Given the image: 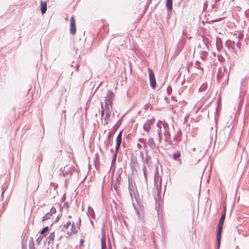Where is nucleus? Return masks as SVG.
Returning <instances> with one entry per match:
<instances>
[{
	"mask_svg": "<svg viewBox=\"0 0 249 249\" xmlns=\"http://www.w3.org/2000/svg\"><path fill=\"white\" fill-rule=\"evenodd\" d=\"M157 131L159 136V139L160 141L162 138V132H163L165 140L167 142H170L171 135L169 132V125L165 121L159 120L156 125Z\"/></svg>",
	"mask_w": 249,
	"mask_h": 249,
	"instance_id": "obj_1",
	"label": "nucleus"
},
{
	"mask_svg": "<svg viewBox=\"0 0 249 249\" xmlns=\"http://www.w3.org/2000/svg\"><path fill=\"white\" fill-rule=\"evenodd\" d=\"M161 178L160 176V174L158 170V167L157 166L155 170V175H154V185L156 187L158 193H159V191L161 190Z\"/></svg>",
	"mask_w": 249,
	"mask_h": 249,
	"instance_id": "obj_2",
	"label": "nucleus"
},
{
	"mask_svg": "<svg viewBox=\"0 0 249 249\" xmlns=\"http://www.w3.org/2000/svg\"><path fill=\"white\" fill-rule=\"evenodd\" d=\"M225 218V214H224L221 216L218 223V230L217 232V244L218 248L220 247V245L221 233Z\"/></svg>",
	"mask_w": 249,
	"mask_h": 249,
	"instance_id": "obj_3",
	"label": "nucleus"
},
{
	"mask_svg": "<svg viewBox=\"0 0 249 249\" xmlns=\"http://www.w3.org/2000/svg\"><path fill=\"white\" fill-rule=\"evenodd\" d=\"M123 134V131H121L119 134L118 135L117 138H116V145L115 147V153L113 156V159H112V162H114L116 160V157H117V153L118 152V151L119 150L120 145L122 143V136Z\"/></svg>",
	"mask_w": 249,
	"mask_h": 249,
	"instance_id": "obj_4",
	"label": "nucleus"
},
{
	"mask_svg": "<svg viewBox=\"0 0 249 249\" xmlns=\"http://www.w3.org/2000/svg\"><path fill=\"white\" fill-rule=\"evenodd\" d=\"M148 71L150 85V86L152 88V89H154L156 87V81L155 79V74L151 69H149Z\"/></svg>",
	"mask_w": 249,
	"mask_h": 249,
	"instance_id": "obj_5",
	"label": "nucleus"
},
{
	"mask_svg": "<svg viewBox=\"0 0 249 249\" xmlns=\"http://www.w3.org/2000/svg\"><path fill=\"white\" fill-rule=\"evenodd\" d=\"M76 31V29L74 18L72 16L70 19V33L73 35L75 34Z\"/></svg>",
	"mask_w": 249,
	"mask_h": 249,
	"instance_id": "obj_6",
	"label": "nucleus"
},
{
	"mask_svg": "<svg viewBox=\"0 0 249 249\" xmlns=\"http://www.w3.org/2000/svg\"><path fill=\"white\" fill-rule=\"evenodd\" d=\"M154 121L155 119L154 118L150 120H148L146 123H145L143 125V129L146 132H149L151 129L152 124L154 123Z\"/></svg>",
	"mask_w": 249,
	"mask_h": 249,
	"instance_id": "obj_7",
	"label": "nucleus"
},
{
	"mask_svg": "<svg viewBox=\"0 0 249 249\" xmlns=\"http://www.w3.org/2000/svg\"><path fill=\"white\" fill-rule=\"evenodd\" d=\"M231 132V128L229 126L226 127L223 130L220 131V135L222 137H224V139L226 140L230 136Z\"/></svg>",
	"mask_w": 249,
	"mask_h": 249,
	"instance_id": "obj_8",
	"label": "nucleus"
},
{
	"mask_svg": "<svg viewBox=\"0 0 249 249\" xmlns=\"http://www.w3.org/2000/svg\"><path fill=\"white\" fill-rule=\"evenodd\" d=\"M71 231L67 232V234L70 236L72 233L75 234L78 232V230L79 228H77L78 223H75V222H73L71 223Z\"/></svg>",
	"mask_w": 249,
	"mask_h": 249,
	"instance_id": "obj_9",
	"label": "nucleus"
},
{
	"mask_svg": "<svg viewBox=\"0 0 249 249\" xmlns=\"http://www.w3.org/2000/svg\"><path fill=\"white\" fill-rule=\"evenodd\" d=\"M40 9L42 14L46 13L47 9V1H40Z\"/></svg>",
	"mask_w": 249,
	"mask_h": 249,
	"instance_id": "obj_10",
	"label": "nucleus"
},
{
	"mask_svg": "<svg viewBox=\"0 0 249 249\" xmlns=\"http://www.w3.org/2000/svg\"><path fill=\"white\" fill-rule=\"evenodd\" d=\"M147 144L152 149H154L156 148V143L152 138H149L147 142Z\"/></svg>",
	"mask_w": 249,
	"mask_h": 249,
	"instance_id": "obj_11",
	"label": "nucleus"
},
{
	"mask_svg": "<svg viewBox=\"0 0 249 249\" xmlns=\"http://www.w3.org/2000/svg\"><path fill=\"white\" fill-rule=\"evenodd\" d=\"M166 6L168 12H171L172 10V0H166Z\"/></svg>",
	"mask_w": 249,
	"mask_h": 249,
	"instance_id": "obj_12",
	"label": "nucleus"
},
{
	"mask_svg": "<svg viewBox=\"0 0 249 249\" xmlns=\"http://www.w3.org/2000/svg\"><path fill=\"white\" fill-rule=\"evenodd\" d=\"M180 156H181L180 152L178 151H176L173 155V159L177 161L179 160V158L180 157Z\"/></svg>",
	"mask_w": 249,
	"mask_h": 249,
	"instance_id": "obj_13",
	"label": "nucleus"
},
{
	"mask_svg": "<svg viewBox=\"0 0 249 249\" xmlns=\"http://www.w3.org/2000/svg\"><path fill=\"white\" fill-rule=\"evenodd\" d=\"M54 237H55V236H54V232H52L49 236L48 237V243L50 244L51 243V242H53L54 239Z\"/></svg>",
	"mask_w": 249,
	"mask_h": 249,
	"instance_id": "obj_14",
	"label": "nucleus"
},
{
	"mask_svg": "<svg viewBox=\"0 0 249 249\" xmlns=\"http://www.w3.org/2000/svg\"><path fill=\"white\" fill-rule=\"evenodd\" d=\"M101 246L102 249H106V239L105 237H102L101 239Z\"/></svg>",
	"mask_w": 249,
	"mask_h": 249,
	"instance_id": "obj_15",
	"label": "nucleus"
},
{
	"mask_svg": "<svg viewBox=\"0 0 249 249\" xmlns=\"http://www.w3.org/2000/svg\"><path fill=\"white\" fill-rule=\"evenodd\" d=\"M51 216V213H48L43 217L42 221H44L46 220L50 219Z\"/></svg>",
	"mask_w": 249,
	"mask_h": 249,
	"instance_id": "obj_16",
	"label": "nucleus"
},
{
	"mask_svg": "<svg viewBox=\"0 0 249 249\" xmlns=\"http://www.w3.org/2000/svg\"><path fill=\"white\" fill-rule=\"evenodd\" d=\"M71 222L70 221H69L63 225V227L66 229H68L69 228V227L71 226Z\"/></svg>",
	"mask_w": 249,
	"mask_h": 249,
	"instance_id": "obj_17",
	"label": "nucleus"
},
{
	"mask_svg": "<svg viewBox=\"0 0 249 249\" xmlns=\"http://www.w3.org/2000/svg\"><path fill=\"white\" fill-rule=\"evenodd\" d=\"M49 230V228L48 226L44 228L42 231H41V234H44L45 232H46Z\"/></svg>",
	"mask_w": 249,
	"mask_h": 249,
	"instance_id": "obj_18",
	"label": "nucleus"
},
{
	"mask_svg": "<svg viewBox=\"0 0 249 249\" xmlns=\"http://www.w3.org/2000/svg\"><path fill=\"white\" fill-rule=\"evenodd\" d=\"M195 67L197 69H201L200 63L199 61H196V62L195 63Z\"/></svg>",
	"mask_w": 249,
	"mask_h": 249,
	"instance_id": "obj_19",
	"label": "nucleus"
},
{
	"mask_svg": "<svg viewBox=\"0 0 249 249\" xmlns=\"http://www.w3.org/2000/svg\"><path fill=\"white\" fill-rule=\"evenodd\" d=\"M56 213V209L54 207H52L51 209L50 212L49 213H51V215L52 216V214L53 213Z\"/></svg>",
	"mask_w": 249,
	"mask_h": 249,
	"instance_id": "obj_20",
	"label": "nucleus"
},
{
	"mask_svg": "<svg viewBox=\"0 0 249 249\" xmlns=\"http://www.w3.org/2000/svg\"><path fill=\"white\" fill-rule=\"evenodd\" d=\"M146 168L145 166H144L143 168V175H144L145 180L147 179V175H146Z\"/></svg>",
	"mask_w": 249,
	"mask_h": 249,
	"instance_id": "obj_21",
	"label": "nucleus"
},
{
	"mask_svg": "<svg viewBox=\"0 0 249 249\" xmlns=\"http://www.w3.org/2000/svg\"><path fill=\"white\" fill-rule=\"evenodd\" d=\"M139 141L143 143V146H144V148H145L146 145V144L145 143V140L143 138H141V139H139Z\"/></svg>",
	"mask_w": 249,
	"mask_h": 249,
	"instance_id": "obj_22",
	"label": "nucleus"
},
{
	"mask_svg": "<svg viewBox=\"0 0 249 249\" xmlns=\"http://www.w3.org/2000/svg\"><path fill=\"white\" fill-rule=\"evenodd\" d=\"M106 105H105L106 106L107 105H108L109 104H110L111 103V102L109 98L107 99H106Z\"/></svg>",
	"mask_w": 249,
	"mask_h": 249,
	"instance_id": "obj_23",
	"label": "nucleus"
},
{
	"mask_svg": "<svg viewBox=\"0 0 249 249\" xmlns=\"http://www.w3.org/2000/svg\"><path fill=\"white\" fill-rule=\"evenodd\" d=\"M113 186V188L115 190V191H117V188H118V185L117 184V183L114 184Z\"/></svg>",
	"mask_w": 249,
	"mask_h": 249,
	"instance_id": "obj_24",
	"label": "nucleus"
},
{
	"mask_svg": "<svg viewBox=\"0 0 249 249\" xmlns=\"http://www.w3.org/2000/svg\"><path fill=\"white\" fill-rule=\"evenodd\" d=\"M107 137H108V139L109 140L111 139V134L110 132H109L107 135Z\"/></svg>",
	"mask_w": 249,
	"mask_h": 249,
	"instance_id": "obj_25",
	"label": "nucleus"
},
{
	"mask_svg": "<svg viewBox=\"0 0 249 249\" xmlns=\"http://www.w3.org/2000/svg\"><path fill=\"white\" fill-rule=\"evenodd\" d=\"M110 116L109 113L108 111H107L106 114V118L109 117Z\"/></svg>",
	"mask_w": 249,
	"mask_h": 249,
	"instance_id": "obj_26",
	"label": "nucleus"
},
{
	"mask_svg": "<svg viewBox=\"0 0 249 249\" xmlns=\"http://www.w3.org/2000/svg\"><path fill=\"white\" fill-rule=\"evenodd\" d=\"M88 211H89V213H90V212H93V209H91V208L89 209V210H88Z\"/></svg>",
	"mask_w": 249,
	"mask_h": 249,
	"instance_id": "obj_27",
	"label": "nucleus"
},
{
	"mask_svg": "<svg viewBox=\"0 0 249 249\" xmlns=\"http://www.w3.org/2000/svg\"><path fill=\"white\" fill-rule=\"evenodd\" d=\"M41 239H40V237H38V238H37V239L36 240V242H38V243L39 244V242H40V241L41 240Z\"/></svg>",
	"mask_w": 249,
	"mask_h": 249,
	"instance_id": "obj_28",
	"label": "nucleus"
},
{
	"mask_svg": "<svg viewBox=\"0 0 249 249\" xmlns=\"http://www.w3.org/2000/svg\"><path fill=\"white\" fill-rule=\"evenodd\" d=\"M137 147H138L139 148H142V145H141V144H139V143H138V144H137Z\"/></svg>",
	"mask_w": 249,
	"mask_h": 249,
	"instance_id": "obj_29",
	"label": "nucleus"
},
{
	"mask_svg": "<svg viewBox=\"0 0 249 249\" xmlns=\"http://www.w3.org/2000/svg\"><path fill=\"white\" fill-rule=\"evenodd\" d=\"M109 94L110 95L113 96V93H112V92H111L109 91V92H108V95H109Z\"/></svg>",
	"mask_w": 249,
	"mask_h": 249,
	"instance_id": "obj_30",
	"label": "nucleus"
},
{
	"mask_svg": "<svg viewBox=\"0 0 249 249\" xmlns=\"http://www.w3.org/2000/svg\"><path fill=\"white\" fill-rule=\"evenodd\" d=\"M84 243V240L83 239H81L80 240V244L82 245V244Z\"/></svg>",
	"mask_w": 249,
	"mask_h": 249,
	"instance_id": "obj_31",
	"label": "nucleus"
},
{
	"mask_svg": "<svg viewBox=\"0 0 249 249\" xmlns=\"http://www.w3.org/2000/svg\"><path fill=\"white\" fill-rule=\"evenodd\" d=\"M104 116V111L103 110L101 113V117H103Z\"/></svg>",
	"mask_w": 249,
	"mask_h": 249,
	"instance_id": "obj_32",
	"label": "nucleus"
},
{
	"mask_svg": "<svg viewBox=\"0 0 249 249\" xmlns=\"http://www.w3.org/2000/svg\"><path fill=\"white\" fill-rule=\"evenodd\" d=\"M129 191H130V196H131V197L132 198V197H133V196H132V192H131V191L130 190H129Z\"/></svg>",
	"mask_w": 249,
	"mask_h": 249,
	"instance_id": "obj_33",
	"label": "nucleus"
},
{
	"mask_svg": "<svg viewBox=\"0 0 249 249\" xmlns=\"http://www.w3.org/2000/svg\"><path fill=\"white\" fill-rule=\"evenodd\" d=\"M167 91H168V92H169V91H170V90H169V88H167Z\"/></svg>",
	"mask_w": 249,
	"mask_h": 249,
	"instance_id": "obj_34",
	"label": "nucleus"
},
{
	"mask_svg": "<svg viewBox=\"0 0 249 249\" xmlns=\"http://www.w3.org/2000/svg\"><path fill=\"white\" fill-rule=\"evenodd\" d=\"M193 151H196V148H194L193 149Z\"/></svg>",
	"mask_w": 249,
	"mask_h": 249,
	"instance_id": "obj_35",
	"label": "nucleus"
},
{
	"mask_svg": "<svg viewBox=\"0 0 249 249\" xmlns=\"http://www.w3.org/2000/svg\"><path fill=\"white\" fill-rule=\"evenodd\" d=\"M78 221H79V223L81 222V219H80V218H79Z\"/></svg>",
	"mask_w": 249,
	"mask_h": 249,
	"instance_id": "obj_36",
	"label": "nucleus"
},
{
	"mask_svg": "<svg viewBox=\"0 0 249 249\" xmlns=\"http://www.w3.org/2000/svg\"><path fill=\"white\" fill-rule=\"evenodd\" d=\"M134 197H135V199H137L136 198V195L135 194H134Z\"/></svg>",
	"mask_w": 249,
	"mask_h": 249,
	"instance_id": "obj_37",
	"label": "nucleus"
},
{
	"mask_svg": "<svg viewBox=\"0 0 249 249\" xmlns=\"http://www.w3.org/2000/svg\"><path fill=\"white\" fill-rule=\"evenodd\" d=\"M70 218H71V215H69L68 216Z\"/></svg>",
	"mask_w": 249,
	"mask_h": 249,
	"instance_id": "obj_38",
	"label": "nucleus"
}]
</instances>
